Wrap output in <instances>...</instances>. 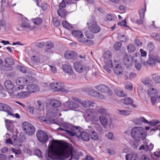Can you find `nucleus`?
Here are the masks:
<instances>
[{
  "instance_id": "obj_51",
  "label": "nucleus",
  "mask_w": 160,
  "mask_h": 160,
  "mask_svg": "<svg viewBox=\"0 0 160 160\" xmlns=\"http://www.w3.org/2000/svg\"><path fill=\"white\" fill-rule=\"evenodd\" d=\"M33 21L34 23L36 25H39L42 22V20L41 18L37 17L33 19Z\"/></svg>"
},
{
  "instance_id": "obj_26",
  "label": "nucleus",
  "mask_w": 160,
  "mask_h": 160,
  "mask_svg": "<svg viewBox=\"0 0 160 160\" xmlns=\"http://www.w3.org/2000/svg\"><path fill=\"white\" fill-rule=\"evenodd\" d=\"M30 93L28 92L21 91L17 93L16 97L18 98L22 99L28 97Z\"/></svg>"
},
{
  "instance_id": "obj_62",
  "label": "nucleus",
  "mask_w": 160,
  "mask_h": 160,
  "mask_svg": "<svg viewBox=\"0 0 160 160\" xmlns=\"http://www.w3.org/2000/svg\"><path fill=\"white\" fill-rule=\"evenodd\" d=\"M160 96H158L157 95V96H155L153 97H151V101L152 102V104L153 105H154L156 103V100L157 99V98H159V97Z\"/></svg>"
},
{
  "instance_id": "obj_25",
  "label": "nucleus",
  "mask_w": 160,
  "mask_h": 160,
  "mask_svg": "<svg viewBox=\"0 0 160 160\" xmlns=\"http://www.w3.org/2000/svg\"><path fill=\"white\" fill-rule=\"evenodd\" d=\"M75 101H67L66 102L65 105H68V107L70 109H76L78 108L79 104Z\"/></svg>"
},
{
  "instance_id": "obj_54",
  "label": "nucleus",
  "mask_w": 160,
  "mask_h": 160,
  "mask_svg": "<svg viewBox=\"0 0 160 160\" xmlns=\"http://www.w3.org/2000/svg\"><path fill=\"white\" fill-rule=\"evenodd\" d=\"M53 53V52L51 49L46 48L44 52L45 55L47 56H49Z\"/></svg>"
},
{
  "instance_id": "obj_24",
  "label": "nucleus",
  "mask_w": 160,
  "mask_h": 160,
  "mask_svg": "<svg viewBox=\"0 0 160 160\" xmlns=\"http://www.w3.org/2000/svg\"><path fill=\"white\" fill-rule=\"evenodd\" d=\"M122 102L125 104L130 105L133 108H136L137 107L136 105L133 104V101L130 98L127 97L122 99Z\"/></svg>"
},
{
  "instance_id": "obj_15",
  "label": "nucleus",
  "mask_w": 160,
  "mask_h": 160,
  "mask_svg": "<svg viewBox=\"0 0 160 160\" xmlns=\"http://www.w3.org/2000/svg\"><path fill=\"white\" fill-rule=\"evenodd\" d=\"M12 108L8 105L0 103V111H3L7 112L8 115L13 116L14 114L12 112Z\"/></svg>"
},
{
  "instance_id": "obj_2",
  "label": "nucleus",
  "mask_w": 160,
  "mask_h": 160,
  "mask_svg": "<svg viewBox=\"0 0 160 160\" xmlns=\"http://www.w3.org/2000/svg\"><path fill=\"white\" fill-rule=\"evenodd\" d=\"M131 134L133 138L137 141L143 140L146 137L144 130L142 127H136L133 128Z\"/></svg>"
},
{
  "instance_id": "obj_49",
  "label": "nucleus",
  "mask_w": 160,
  "mask_h": 160,
  "mask_svg": "<svg viewBox=\"0 0 160 160\" xmlns=\"http://www.w3.org/2000/svg\"><path fill=\"white\" fill-rule=\"evenodd\" d=\"M111 57V53L110 51H108L104 53L103 55L104 58L106 60L110 58Z\"/></svg>"
},
{
  "instance_id": "obj_42",
  "label": "nucleus",
  "mask_w": 160,
  "mask_h": 160,
  "mask_svg": "<svg viewBox=\"0 0 160 160\" xmlns=\"http://www.w3.org/2000/svg\"><path fill=\"white\" fill-rule=\"evenodd\" d=\"M143 84L148 87H150L151 86L152 80L148 78H146L142 81Z\"/></svg>"
},
{
  "instance_id": "obj_21",
  "label": "nucleus",
  "mask_w": 160,
  "mask_h": 160,
  "mask_svg": "<svg viewBox=\"0 0 160 160\" xmlns=\"http://www.w3.org/2000/svg\"><path fill=\"white\" fill-rule=\"evenodd\" d=\"M64 55L66 59H75L77 57L75 53L73 51L70 50H68L65 52Z\"/></svg>"
},
{
  "instance_id": "obj_37",
  "label": "nucleus",
  "mask_w": 160,
  "mask_h": 160,
  "mask_svg": "<svg viewBox=\"0 0 160 160\" xmlns=\"http://www.w3.org/2000/svg\"><path fill=\"white\" fill-rule=\"evenodd\" d=\"M83 140L88 141L89 140V137L88 133L85 132H81L80 137Z\"/></svg>"
},
{
  "instance_id": "obj_32",
  "label": "nucleus",
  "mask_w": 160,
  "mask_h": 160,
  "mask_svg": "<svg viewBox=\"0 0 160 160\" xmlns=\"http://www.w3.org/2000/svg\"><path fill=\"white\" fill-rule=\"evenodd\" d=\"M4 85L6 88L8 90H12L14 88V85L9 80H7L4 82Z\"/></svg>"
},
{
  "instance_id": "obj_33",
  "label": "nucleus",
  "mask_w": 160,
  "mask_h": 160,
  "mask_svg": "<svg viewBox=\"0 0 160 160\" xmlns=\"http://www.w3.org/2000/svg\"><path fill=\"white\" fill-rule=\"evenodd\" d=\"M99 120L101 124L103 127H105L108 123L107 118L104 116H100L99 117Z\"/></svg>"
},
{
  "instance_id": "obj_64",
  "label": "nucleus",
  "mask_w": 160,
  "mask_h": 160,
  "mask_svg": "<svg viewBox=\"0 0 160 160\" xmlns=\"http://www.w3.org/2000/svg\"><path fill=\"white\" fill-rule=\"evenodd\" d=\"M107 20L109 21H113L114 19V17L112 14H108L106 16Z\"/></svg>"
},
{
  "instance_id": "obj_46",
  "label": "nucleus",
  "mask_w": 160,
  "mask_h": 160,
  "mask_svg": "<svg viewBox=\"0 0 160 160\" xmlns=\"http://www.w3.org/2000/svg\"><path fill=\"white\" fill-rule=\"evenodd\" d=\"M152 78L153 81L156 83H160V77L157 74L152 75Z\"/></svg>"
},
{
  "instance_id": "obj_50",
  "label": "nucleus",
  "mask_w": 160,
  "mask_h": 160,
  "mask_svg": "<svg viewBox=\"0 0 160 160\" xmlns=\"http://www.w3.org/2000/svg\"><path fill=\"white\" fill-rule=\"evenodd\" d=\"M118 38L119 41L124 42H126L128 39V38L124 35H119Z\"/></svg>"
},
{
  "instance_id": "obj_23",
  "label": "nucleus",
  "mask_w": 160,
  "mask_h": 160,
  "mask_svg": "<svg viewBox=\"0 0 160 160\" xmlns=\"http://www.w3.org/2000/svg\"><path fill=\"white\" fill-rule=\"evenodd\" d=\"M26 89L30 94V93L34 92L36 91H38L39 88L37 85L32 84L28 85Z\"/></svg>"
},
{
  "instance_id": "obj_36",
  "label": "nucleus",
  "mask_w": 160,
  "mask_h": 160,
  "mask_svg": "<svg viewBox=\"0 0 160 160\" xmlns=\"http://www.w3.org/2000/svg\"><path fill=\"white\" fill-rule=\"evenodd\" d=\"M135 122L137 125H140L142 122L148 123V121L143 117H140L138 118H137L135 120Z\"/></svg>"
},
{
  "instance_id": "obj_58",
  "label": "nucleus",
  "mask_w": 160,
  "mask_h": 160,
  "mask_svg": "<svg viewBox=\"0 0 160 160\" xmlns=\"http://www.w3.org/2000/svg\"><path fill=\"white\" fill-rule=\"evenodd\" d=\"M34 152L35 154L40 158H42L43 157L42 155V152L40 150L38 149H36L35 150Z\"/></svg>"
},
{
  "instance_id": "obj_13",
  "label": "nucleus",
  "mask_w": 160,
  "mask_h": 160,
  "mask_svg": "<svg viewBox=\"0 0 160 160\" xmlns=\"http://www.w3.org/2000/svg\"><path fill=\"white\" fill-rule=\"evenodd\" d=\"M27 80L24 78L21 77L18 78L16 82V84L19 86L17 88V89L19 90L23 88V86L27 83Z\"/></svg>"
},
{
  "instance_id": "obj_22",
  "label": "nucleus",
  "mask_w": 160,
  "mask_h": 160,
  "mask_svg": "<svg viewBox=\"0 0 160 160\" xmlns=\"http://www.w3.org/2000/svg\"><path fill=\"white\" fill-rule=\"evenodd\" d=\"M21 21L22 23L21 24V26L22 28H28L30 30H32L34 28L33 26L30 25L28 20L26 18H23Z\"/></svg>"
},
{
  "instance_id": "obj_12",
  "label": "nucleus",
  "mask_w": 160,
  "mask_h": 160,
  "mask_svg": "<svg viewBox=\"0 0 160 160\" xmlns=\"http://www.w3.org/2000/svg\"><path fill=\"white\" fill-rule=\"evenodd\" d=\"M96 89L98 91L102 92L107 93L109 95H111L112 92L109 88L107 86L100 84L95 87Z\"/></svg>"
},
{
  "instance_id": "obj_7",
  "label": "nucleus",
  "mask_w": 160,
  "mask_h": 160,
  "mask_svg": "<svg viewBox=\"0 0 160 160\" xmlns=\"http://www.w3.org/2000/svg\"><path fill=\"white\" fill-rule=\"evenodd\" d=\"M72 99L75 100L82 105V106L85 108H89L90 107H94L95 105L94 101L88 100H82L79 98L76 97H72Z\"/></svg>"
},
{
  "instance_id": "obj_60",
  "label": "nucleus",
  "mask_w": 160,
  "mask_h": 160,
  "mask_svg": "<svg viewBox=\"0 0 160 160\" xmlns=\"http://www.w3.org/2000/svg\"><path fill=\"white\" fill-rule=\"evenodd\" d=\"M146 9H141L140 11V18L141 19H144L145 15V13Z\"/></svg>"
},
{
  "instance_id": "obj_18",
  "label": "nucleus",
  "mask_w": 160,
  "mask_h": 160,
  "mask_svg": "<svg viewBox=\"0 0 160 160\" xmlns=\"http://www.w3.org/2000/svg\"><path fill=\"white\" fill-rule=\"evenodd\" d=\"M89 95L95 98L100 99H104L105 97L102 94L94 90L90 91L89 92Z\"/></svg>"
},
{
  "instance_id": "obj_10",
  "label": "nucleus",
  "mask_w": 160,
  "mask_h": 160,
  "mask_svg": "<svg viewBox=\"0 0 160 160\" xmlns=\"http://www.w3.org/2000/svg\"><path fill=\"white\" fill-rule=\"evenodd\" d=\"M37 137L38 140L42 143H45L48 139L47 134L41 130H38L37 132Z\"/></svg>"
},
{
  "instance_id": "obj_17",
  "label": "nucleus",
  "mask_w": 160,
  "mask_h": 160,
  "mask_svg": "<svg viewBox=\"0 0 160 160\" xmlns=\"http://www.w3.org/2000/svg\"><path fill=\"white\" fill-rule=\"evenodd\" d=\"M158 59V56L155 55H154L152 54H149V58L147 62L148 64L151 66H153L155 65L156 62H157V60Z\"/></svg>"
},
{
  "instance_id": "obj_57",
  "label": "nucleus",
  "mask_w": 160,
  "mask_h": 160,
  "mask_svg": "<svg viewBox=\"0 0 160 160\" xmlns=\"http://www.w3.org/2000/svg\"><path fill=\"white\" fill-rule=\"evenodd\" d=\"M83 42H82V43L84 44H88L90 45L93 44V42L92 40L87 39L85 38L83 39Z\"/></svg>"
},
{
  "instance_id": "obj_45",
  "label": "nucleus",
  "mask_w": 160,
  "mask_h": 160,
  "mask_svg": "<svg viewBox=\"0 0 160 160\" xmlns=\"http://www.w3.org/2000/svg\"><path fill=\"white\" fill-rule=\"evenodd\" d=\"M5 62L8 65H12L14 64V62L12 58H6L4 59Z\"/></svg>"
},
{
  "instance_id": "obj_61",
  "label": "nucleus",
  "mask_w": 160,
  "mask_h": 160,
  "mask_svg": "<svg viewBox=\"0 0 160 160\" xmlns=\"http://www.w3.org/2000/svg\"><path fill=\"white\" fill-rule=\"evenodd\" d=\"M134 44L138 47H141L142 46V43L139 39H136L134 41Z\"/></svg>"
},
{
  "instance_id": "obj_53",
  "label": "nucleus",
  "mask_w": 160,
  "mask_h": 160,
  "mask_svg": "<svg viewBox=\"0 0 160 160\" xmlns=\"http://www.w3.org/2000/svg\"><path fill=\"white\" fill-rule=\"evenodd\" d=\"M11 149L12 151L15 154L16 156L17 157H18L17 155H18L21 153V151L20 149L13 148H12Z\"/></svg>"
},
{
  "instance_id": "obj_6",
  "label": "nucleus",
  "mask_w": 160,
  "mask_h": 160,
  "mask_svg": "<svg viewBox=\"0 0 160 160\" xmlns=\"http://www.w3.org/2000/svg\"><path fill=\"white\" fill-rule=\"evenodd\" d=\"M49 87L55 92L61 91L65 92H68V90L64 88V85L62 83L53 82L50 85Z\"/></svg>"
},
{
  "instance_id": "obj_14",
  "label": "nucleus",
  "mask_w": 160,
  "mask_h": 160,
  "mask_svg": "<svg viewBox=\"0 0 160 160\" xmlns=\"http://www.w3.org/2000/svg\"><path fill=\"white\" fill-rule=\"evenodd\" d=\"M62 68L64 72L68 73L69 75H72L76 78V75L72 69V67L70 65L64 64L62 66Z\"/></svg>"
},
{
  "instance_id": "obj_38",
  "label": "nucleus",
  "mask_w": 160,
  "mask_h": 160,
  "mask_svg": "<svg viewBox=\"0 0 160 160\" xmlns=\"http://www.w3.org/2000/svg\"><path fill=\"white\" fill-rule=\"evenodd\" d=\"M155 49L154 44L152 42L149 43L147 45V49L149 52V54H153V52Z\"/></svg>"
},
{
  "instance_id": "obj_63",
  "label": "nucleus",
  "mask_w": 160,
  "mask_h": 160,
  "mask_svg": "<svg viewBox=\"0 0 160 160\" xmlns=\"http://www.w3.org/2000/svg\"><path fill=\"white\" fill-rule=\"evenodd\" d=\"M152 36L155 38L157 40L160 41V33H153Z\"/></svg>"
},
{
  "instance_id": "obj_29",
  "label": "nucleus",
  "mask_w": 160,
  "mask_h": 160,
  "mask_svg": "<svg viewBox=\"0 0 160 160\" xmlns=\"http://www.w3.org/2000/svg\"><path fill=\"white\" fill-rule=\"evenodd\" d=\"M58 15L61 18H64L67 15V12L64 8H59L57 11Z\"/></svg>"
},
{
  "instance_id": "obj_1",
  "label": "nucleus",
  "mask_w": 160,
  "mask_h": 160,
  "mask_svg": "<svg viewBox=\"0 0 160 160\" xmlns=\"http://www.w3.org/2000/svg\"><path fill=\"white\" fill-rule=\"evenodd\" d=\"M48 156L55 160H69L71 158V148L62 145L57 140L51 142L50 150L47 152Z\"/></svg>"
},
{
  "instance_id": "obj_4",
  "label": "nucleus",
  "mask_w": 160,
  "mask_h": 160,
  "mask_svg": "<svg viewBox=\"0 0 160 160\" xmlns=\"http://www.w3.org/2000/svg\"><path fill=\"white\" fill-rule=\"evenodd\" d=\"M87 24L88 25L89 30L93 33H97L100 30V28L98 25L95 18L92 16Z\"/></svg>"
},
{
  "instance_id": "obj_5",
  "label": "nucleus",
  "mask_w": 160,
  "mask_h": 160,
  "mask_svg": "<svg viewBox=\"0 0 160 160\" xmlns=\"http://www.w3.org/2000/svg\"><path fill=\"white\" fill-rule=\"evenodd\" d=\"M22 128L25 133L29 135H32L35 132V129L34 126L27 122H25L23 123Z\"/></svg>"
},
{
  "instance_id": "obj_40",
  "label": "nucleus",
  "mask_w": 160,
  "mask_h": 160,
  "mask_svg": "<svg viewBox=\"0 0 160 160\" xmlns=\"http://www.w3.org/2000/svg\"><path fill=\"white\" fill-rule=\"evenodd\" d=\"M115 94L120 97H122L126 96V94L123 92V90L121 89H117L115 90Z\"/></svg>"
},
{
  "instance_id": "obj_59",
  "label": "nucleus",
  "mask_w": 160,
  "mask_h": 160,
  "mask_svg": "<svg viewBox=\"0 0 160 160\" xmlns=\"http://www.w3.org/2000/svg\"><path fill=\"white\" fill-rule=\"evenodd\" d=\"M154 145L152 144V143H150L149 145H146L145 151L148 152V151H151L153 148Z\"/></svg>"
},
{
  "instance_id": "obj_47",
  "label": "nucleus",
  "mask_w": 160,
  "mask_h": 160,
  "mask_svg": "<svg viewBox=\"0 0 160 160\" xmlns=\"http://www.w3.org/2000/svg\"><path fill=\"white\" fill-rule=\"evenodd\" d=\"M35 44L38 47L42 48L45 45V42L40 40L36 42Z\"/></svg>"
},
{
  "instance_id": "obj_35",
  "label": "nucleus",
  "mask_w": 160,
  "mask_h": 160,
  "mask_svg": "<svg viewBox=\"0 0 160 160\" xmlns=\"http://www.w3.org/2000/svg\"><path fill=\"white\" fill-rule=\"evenodd\" d=\"M127 108H129V110H118V112L119 114L123 115H128L130 114L132 112V107H127Z\"/></svg>"
},
{
  "instance_id": "obj_41",
  "label": "nucleus",
  "mask_w": 160,
  "mask_h": 160,
  "mask_svg": "<svg viewBox=\"0 0 160 160\" xmlns=\"http://www.w3.org/2000/svg\"><path fill=\"white\" fill-rule=\"evenodd\" d=\"M127 49L128 52L132 53L135 51L136 48L133 44L130 43L127 46Z\"/></svg>"
},
{
  "instance_id": "obj_30",
  "label": "nucleus",
  "mask_w": 160,
  "mask_h": 160,
  "mask_svg": "<svg viewBox=\"0 0 160 160\" xmlns=\"http://www.w3.org/2000/svg\"><path fill=\"white\" fill-rule=\"evenodd\" d=\"M140 58V59H139L137 57L135 58V59H134L136 62L135 65V67L138 70H140L142 67L141 63L142 62V61L141 58Z\"/></svg>"
},
{
  "instance_id": "obj_34",
  "label": "nucleus",
  "mask_w": 160,
  "mask_h": 160,
  "mask_svg": "<svg viewBox=\"0 0 160 160\" xmlns=\"http://www.w3.org/2000/svg\"><path fill=\"white\" fill-rule=\"evenodd\" d=\"M92 123L91 125L92 126L94 125L96 130L97 133H100L102 131V128L100 124L97 123V122Z\"/></svg>"
},
{
  "instance_id": "obj_19",
  "label": "nucleus",
  "mask_w": 160,
  "mask_h": 160,
  "mask_svg": "<svg viewBox=\"0 0 160 160\" xmlns=\"http://www.w3.org/2000/svg\"><path fill=\"white\" fill-rule=\"evenodd\" d=\"M74 67L75 71L78 73H82L84 69V66L80 62H76L74 63Z\"/></svg>"
},
{
  "instance_id": "obj_20",
  "label": "nucleus",
  "mask_w": 160,
  "mask_h": 160,
  "mask_svg": "<svg viewBox=\"0 0 160 160\" xmlns=\"http://www.w3.org/2000/svg\"><path fill=\"white\" fill-rule=\"evenodd\" d=\"M91 126L88 127V132L91 138L93 140H96L98 138V135L97 133L94 130L92 129Z\"/></svg>"
},
{
  "instance_id": "obj_9",
  "label": "nucleus",
  "mask_w": 160,
  "mask_h": 160,
  "mask_svg": "<svg viewBox=\"0 0 160 160\" xmlns=\"http://www.w3.org/2000/svg\"><path fill=\"white\" fill-rule=\"evenodd\" d=\"M65 131L69 134L72 136H76L77 137H80V135L81 132L80 128L77 127H72L70 130H65Z\"/></svg>"
},
{
  "instance_id": "obj_8",
  "label": "nucleus",
  "mask_w": 160,
  "mask_h": 160,
  "mask_svg": "<svg viewBox=\"0 0 160 160\" xmlns=\"http://www.w3.org/2000/svg\"><path fill=\"white\" fill-rule=\"evenodd\" d=\"M137 57L140 59V56L139 54L138 56H137L136 53L134 55L133 58L130 55H125L123 59V63L126 65V67H128L131 65L132 60H134L135 58Z\"/></svg>"
},
{
  "instance_id": "obj_48",
  "label": "nucleus",
  "mask_w": 160,
  "mask_h": 160,
  "mask_svg": "<svg viewBox=\"0 0 160 160\" xmlns=\"http://www.w3.org/2000/svg\"><path fill=\"white\" fill-rule=\"evenodd\" d=\"M45 45L47 48H46L50 49L52 48L54 46L53 43L50 41L45 42Z\"/></svg>"
},
{
  "instance_id": "obj_52",
  "label": "nucleus",
  "mask_w": 160,
  "mask_h": 160,
  "mask_svg": "<svg viewBox=\"0 0 160 160\" xmlns=\"http://www.w3.org/2000/svg\"><path fill=\"white\" fill-rule=\"evenodd\" d=\"M125 88L127 90L132 91L133 89V86L130 83H127L125 84Z\"/></svg>"
},
{
  "instance_id": "obj_16",
  "label": "nucleus",
  "mask_w": 160,
  "mask_h": 160,
  "mask_svg": "<svg viewBox=\"0 0 160 160\" xmlns=\"http://www.w3.org/2000/svg\"><path fill=\"white\" fill-rule=\"evenodd\" d=\"M114 65H116L114 69V72L117 75H121L123 73V71L121 64L118 61L115 60L114 62Z\"/></svg>"
},
{
  "instance_id": "obj_31",
  "label": "nucleus",
  "mask_w": 160,
  "mask_h": 160,
  "mask_svg": "<svg viewBox=\"0 0 160 160\" xmlns=\"http://www.w3.org/2000/svg\"><path fill=\"white\" fill-rule=\"evenodd\" d=\"M50 104L55 107H59L61 104V102L57 100L52 99L49 101Z\"/></svg>"
},
{
  "instance_id": "obj_3",
  "label": "nucleus",
  "mask_w": 160,
  "mask_h": 160,
  "mask_svg": "<svg viewBox=\"0 0 160 160\" xmlns=\"http://www.w3.org/2000/svg\"><path fill=\"white\" fill-rule=\"evenodd\" d=\"M95 112L93 109H88L85 112L84 118L87 122H98V118L95 115Z\"/></svg>"
},
{
  "instance_id": "obj_44",
  "label": "nucleus",
  "mask_w": 160,
  "mask_h": 160,
  "mask_svg": "<svg viewBox=\"0 0 160 160\" xmlns=\"http://www.w3.org/2000/svg\"><path fill=\"white\" fill-rule=\"evenodd\" d=\"M62 25L63 27L67 29H70L72 28L71 24L65 21H62Z\"/></svg>"
},
{
  "instance_id": "obj_56",
  "label": "nucleus",
  "mask_w": 160,
  "mask_h": 160,
  "mask_svg": "<svg viewBox=\"0 0 160 160\" xmlns=\"http://www.w3.org/2000/svg\"><path fill=\"white\" fill-rule=\"evenodd\" d=\"M148 123H149L150 125L154 126L158 124L160 122L158 120L153 119L149 122H148Z\"/></svg>"
},
{
  "instance_id": "obj_11",
  "label": "nucleus",
  "mask_w": 160,
  "mask_h": 160,
  "mask_svg": "<svg viewBox=\"0 0 160 160\" xmlns=\"http://www.w3.org/2000/svg\"><path fill=\"white\" fill-rule=\"evenodd\" d=\"M71 33L78 42L81 43L83 42V41L85 38L82 32L79 30H73L72 31Z\"/></svg>"
},
{
  "instance_id": "obj_43",
  "label": "nucleus",
  "mask_w": 160,
  "mask_h": 160,
  "mask_svg": "<svg viewBox=\"0 0 160 160\" xmlns=\"http://www.w3.org/2000/svg\"><path fill=\"white\" fill-rule=\"evenodd\" d=\"M26 139V138L24 135L23 134H21L19 137L18 141L19 143L17 144V145L18 146H21V143L24 142Z\"/></svg>"
},
{
  "instance_id": "obj_39",
  "label": "nucleus",
  "mask_w": 160,
  "mask_h": 160,
  "mask_svg": "<svg viewBox=\"0 0 160 160\" xmlns=\"http://www.w3.org/2000/svg\"><path fill=\"white\" fill-rule=\"evenodd\" d=\"M148 93L150 97L157 96L158 92L157 90L153 88H150L148 90Z\"/></svg>"
},
{
  "instance_id": "obj_28",
  "label": "nucleus",
  "mask_w": 160,
  "mask_h": 160,
  "mask_svg": "<svg viewBox=\"0 0 160 160\" xmlns=\"http://www.w3.org/2000/svg\"><path fill=\"white\" fill-rule=\"evenodd\" d=\"M125 156L126 159L127 160H135L138 157L137 154L136 153L134 152L128 154Z\"/></svg>"
},
{
  "instance_id": "obj_27",
  "label": "nucleus",
  "mask_w": 160,
  "mask_h": 160,
  "mask_svg": "<svg viewBox=\"0 0 160 160\" xmlns=\"http://www.w3.org/2000/svg\"><path fill=\"white\" fill-rule=\"evenodd\" d=\"M6 125L7 129L11 133H13L14 130V126L12 122L10 121L6 122Z\"/></svg>"
},
{
  "instance_id": "obj_55",
  "label": "nucleus",
  "mask_w": 160,
  "mask_h": 160,
  "mask_svg": "<svg viewBox=\"0 0 160 160\" xmlns=\"http://www.w3.org/2000/svg\"><path fill=\"white\" fill-rule=\"evenodd\" d=\"M122 46V43L120 42H117L114 45V48L116 50H118Z\"/></svg>"
}]
</instances>
